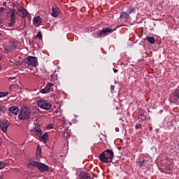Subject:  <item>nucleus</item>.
Wrapping results in <instances>:
<instances>
[{"label":"nucleus","instance_id":"44","mask_svg":"<svg viewBox=\"0 0 179 179\" xmlns=\"http://www.w3.org/2000/svg\"><path fill=\"white\" fill-rule=\"evenodd\" d=\"M123 1H127V0H123Z\"/></svg>","mask_w":179,"mask_h":179},{"label":"nucleus","instance_id":"13","mask_svg":"<svg viewBox=\"0 0 179 179\" xmlns=\"http://www.w3.org/2000/svg\"><path fill=\"white\" fill-rule=\"evenodd\" d=\"M33 132L36 136H38V138H41V135H43V131L41 129H40L38 125L35 126V127L33 129Z\"/></svg>","mask_w":179,"mask_h":179},{"label":"nucleus","instance_id":"42","mask_svg":"<svg viewBox=\"0 0 179 179\" xmlns=\"http://www.w3.org/2000/svg\"><path fill=\"white\" fill-rule=\"evenodd\" d=\"M157 131L159 132V129H157Z\"/></svg>","mask_w":179,"mask_h":179},{"label":"nucleus","instance_id":"26","mask_svg":"<svg viewBox=\"0 0 179 179\" xmlns=\"http://www.w3.org/2000/svg\"><path fill=\"white\" fill-rule=\"evenodd\" d=\"M36 38H38V40H43V34H41V31H38L37 35L36 36Z\"/></svg>","mask_w":179,"mask_h":179},{"label":"nucleus","instance_id":"3","mask_svg":"<svg viewBox=\"0 0 179 179\" xmlns=\"http://www.w3.org/2000/svg\"><path fill=\"white\" fill-rule=\"evenodd\" d=\"M30 115H31V110L27 107L24 106L21 108L18 118L22 121H26V120H29V118H30Z\"/></svg>","mask_w":179,"mask_h":179},{"label":"nucleus","instance_id":"14","mask_svg":"<svg viewBox=\"0 0 179 179\" xmlns=\"http://www.w3.org/2000/svg\"><path fill=\"white\" fill-rule=\"evenodd\" d=\"M61 13V10L58 7H53L52 8V13L51 15L53 17H57L58 15Z\"/></svg>","mask_w":179,"mask_h":179},{"label":"nucleus","instance_id":"30","mask_svg":"<svg viewBox=\"0 0 179 179\" xmlns=\"http://www.w3.org/2000/svg\"><path fill=\"white\" fill-rule=\"evenodd\" d=\"M2 12H5V8L3 7L0 8V13H2Z\"/></svg>","mask_w":179,"mask_h":179},{"label":"nucleus","instance_id":"4","mask_svg":"<svg viewBox=\"0 0 179 179\" xmlns=\"http://www.w3.org/2000/svg\"><path fill=\"white\" fill-rule=\"evenodd\" d=\"M24 62L27 66H37L38 65L37 57L33 56H28L24 59Z\"/></svg>","mask_w":179,"mask_h":179},{"label":"nucleus","instance_id":"39","mask_svg":"<svg viewBox=\"0 0 179 179\" xmlns=\"http://www.w3.org/2000/svg\"><path fill=\"white\" fill-rule=\"evenodd\" d=\"M36 111H37L36 113H38V111H39V109L37 108H36Z\"/></svg>","mask_w":179,"mask_h":179},{"label":"nucleus","instance_id":"16","mask_svg":"<svg viewBox=\"0 0 179 179\" xmlns=\"http://www.w3.org/2000/svg\"><path fill=\"white\" fill-rule=\"evenodd\" d=\"M80 179H90V175L86 171H81L79 174Z\"/></svg>","mask_w":179,"mask_h":179},{"label":"nucleus","instance_id":"33","mask_svg":"<svg viewBox=\"0 0 179 179\" xmlns=\"http://www.w3.org/2000/svg\"><path fill=\"white\" fill-rule=\"evenodd\" d=\"M115 130L116 131V132H120V128L118 127H116Z\"/></svg>","mask_w":179,"mask_h":179},{"label":"nucleus","instance_id":"15","mask_svg":"<svg viewBox=\"0 0 179 179\" xmlns=\"http://www.w3.org/2000/svg\"><path fill=\"white\" fill-rule=\"evenodd\" d=\"M33 23L36 27H39L41 24V17L40 16H35L33 18Z\"/></svg>","mask_w":179,"mask_h":179},{"label":"nucleus","instance_id":"18","mask_svg":"<svg viewBox=\"0 0 179 179\" xmlns=\"http://www.w3.org/2000/svg\"><path fill=\"white\" fill-rule=\"evenodd\" d=\"M36 157V159H40L41 157V146L40 145L37 146Z\"/></svg>","mask_w":179,"mask_h":179},{"label":"nucleus","instance_id":"25","mask_svg":"<svg viewBox=\"0 0 179 179\" xmlns=\"http://www.w3.org/2000/svg\"><path fill=\"white\" fill-rule=\"evenodd\" d=\"M6 167V162H0V170H2Z\"/></svg>","mask_w":179,"mask_h":179},{"label":"nucleus","instance_id":"21","mask_svg":"<svg viewBox=\"0 0 179 179\" xmlns=\"http://www.w3.org/2000/svg\"><path fill=\"white\" fill-rule=\"evenodd\" d=\"M129 14H128L127 12L122 11L120 13V19H129Z\"/></svg>","mask_w":179,"mask_h":179},{"label":"nucleus","instance_id":"20","mask_svg":"<svg viewBox=\"0 0 179 179\" xmlns=\"http://www.w3.org/2000/svg\"><path fill=\"white\" fill-rule=\"evenodd\" d=\"M41 139L43 141V143H47V141H48V133L45 132L41 136Z\"/></svg>","mask_w":179,"mask_h":179},{"label":"nucleus","instance_id":"12","mask_svg":"<svg viewBox=\"0 0 179 179\" xmlns=\"http://www.w3.org/2000/svg\"><path fill=\"white\" fill-rule=\"evenodd\" d=\"M52 86H54V84H52V83H48V84H46L45 88L41 90L40 92L42 93V94L50 93V91L51 90V87H52Z\"/></svg>","mask_w":179,"mask_h":179},{"label":"nucleus","instance_id":"35","mask_svg":"<svg viewBox=\"0 0 179 179\" xmlns=\"http://www.w3.org/2000/svg\"><path fill=\"white\" fill-rule=\"evenodd\" d=\"M3 6H6V1H3Z\"/></svg>","mask_w":179,"mask_h":179},{"label":"nucleus","instance_id":"1","mask_svg":"<svg viewBox=\"0 0 179 179\" xmlns=\"http://www.w3.org/2000/svg\"><path fill=\"white\" fill-rule=\"evenodd\" d=\"M114 157V152L108 149L99 155V159L102 163H111Z\"/></svg>","mask_w":179,"mask_h":179},{"label":"nucleus","instance_id":"2","mask_svg":"<svg viewBox=\"0 0 179 179\" xmlns=\"http://www.w3.org/2000/svg\"><path fill=\"white\" fill-rule=\"evenodd\" d=\"M29 167H36L41 173H44V171H49L50 167L48 165L38 162L37 161H32L29 164Z\"/></svg>","mask_w":179,"mask_h":179},{"label":"nucleus","instance_id":"32","mask_svg":"<svg viewBox=\"0 0 179 179\" xmlns=\"http://www.w3.org/2000/svg\"><path fill=\"white\" fill-rule=\"evenodd\" d=\"M113 72H115V73H117V72H118V69H113Z\"/></svg>","mask_w":179,"mask_h":179},{"label":"nucleus","instance_id":"6","mask_svg":"<svg viewBox=\"0 0 179 179\" xmlns=\"http://www.w3.org/2000/svg\"><path fill=\"white\" fill-rule=\"evenodd\" d=\"M17 48V41H10L7 45L4 46L5 51H15Z\"/></svg>","mask_w":179,"mask_h":179},{"label":"nucleus","instance_id":"41","mask_svg":"<svg viewBox=\"0 0 179 179\" xmlns=\"http://www.w3.org/2000/svg\"><path fill=\"white\" fill-rule=\"evenodd\" d=\"M1 69H2V67L0 66V71H1Z\"/></svg>","mask_w":179,"mask_h":179},{"label":"nucleus","instance_id":"43","mask_svg":"<svg viewBox=\"0 0 179 179\" xmlns=\"http://www.w3.org/2000/svg\"><path fill=\"white\" fill-rule=\"evenodd\" d=\"M2 34L0 33V36H1Z\"/></svg>","mask_w":179,"mask_h":179},{"label":"nucleus","instance_id":"38","mask_svg":"<svg viewBox=\"0 0 179 179\" xmlns=\"http://www.w3.org/2000/svg\"><path fill=\"white\" fill-rule=\"evenodd\" d=\"M0 97H2V92H0Z\"/></svg>","mask_w":179,"mask_h":179},{"label":"nucleus","instance_id":"34","mask_svg":"<svg viewBox=\"0 0 179 179\" xmlns=\"http://www.w3.org/2000/svg\"><path fill=\"white\" fill-rule=\"evenodd\" d=\"M114 87H115L114 85L110 86V90H111L112 92H113V90H114Z\"/></svg>","mask_w":179,"mask_h":179},{"label":"nucleus","instance_id":"10","mask_svg":"<svg viewBox=\"0 0 179 179\" xmlns=\"http://www.w3.org/2000/svg\"><path fill=\"white\" fill-rule=\"evenodd\" d=\"M10 124L7 120H3L0 121V128L3 132H6L8 131V127H9Z\"/></svg>","mask_w":179,"mask_h":179},{"label":"nucleus","instance_id":"40","mask_svg":"<svg viewBox=\"0 0 179 179\" xmlns=\"http://www.w3.org/2000/svg\"><path fill=\"white\" fill-rule=\"evenodd\" d=\"M0 61H2V57L0 56Z\"/></svg>","mask_w":179,"mask_h":179},{"label":"nucleus","instance_id":"7","mask_svg":"<svg viewBox=\"0 0 179 179\" xmlns=\"http://www.w3.org/2000/svg\"><path fill=\"white\" fill-rule=\"evenodd\" d=\"M179 100V90L176 89L173 91L169 96L170 103H177Z\"/></svg>","mask_w":179,"mask_h":179},{"label":"nucleus","instance_id":"23","mask_svg":"<svg viewBox=\"0 0 179 179\" xmlns=\"http://www.w3.org/2000/svg\"><path fill=\"white\" fill-rule=\"evenodd\" d=\"M140 115L143 120H146V111L141 110L140 111Z\"/></svg>","mask_w":179,"mask_h":179},{"label":"nucleus","instance_id":"5","mask_svg":"<svg viewBox=\"0 0 179 179\" xmlns=\"http://www.w3.org/2000/svg\"><path fill=\"white\" fill-rule=\"evenodd\" d=\"M36 103L38 107H40L42 110H46V111L51 110V107H52L51 103L44 99H39Z\"/></svg>","mask_w":179,"mask_h":179},{"label":"nucleus","instance_id":"22","mask_svg":"<svg viewBox=\"0 0 179 179\" xmlns=\"http://www.w3.org/2000/svg\"><path fill=\"white\" fill-rule=\"evenodd\" d=\"M147 40L149 43H150V44H155V43H156V40L155 39V37L148 36Z\"/></svg>","mask_w":179,"mask_h":179},{"label":"nucleus","instance_id":"31","mask_svg":"<svg viewBox=\"0 0 179 179\" xmlns=\"http://www.w3.org/2000/svg\"><path fill=\"white\" fill-rule=\"evenodd\" d=\"M48 128L49 129H52V128H54V126H53L52 124H49V125L48 126Z\"/></svg>","mask_w":179,"mask_h":179},{"label":"nucleus","instance_id":"29","mask_svg":"<svg viewBox=\"0 0 179 179\" xmlns=\"http://www.w3.org/2000/svg\"><path fill=\"white\" fill-rule=\"evenodd\" d=\"M135 128H136V129H139V128H142V124H141L139 123H136L135 125Z\"/></svg>","mask_w":179,"mask_h":179},{"label":"nucleus","instance_id":"8","mask_svg":"<svg viewBox=\"0 0 179 179\" xmlns=\"http://www.w3.org/2000/svg\"><path fill=\"white\" fill-rule=\"evenodd\" d=\"M113 31L114 30L110 27L103 28V29L99 31L97 36L98 37H106L108 33H113Z\"/></svg>","mask_w":179,"mask_h":179},{"label":"nucleus","instance_id":"11","mask_svg":"<svg viewBox=\"0 0 179 179\" xmlns=\"http://www.w3.org/2000/svg\"><path fill=\"white\" fill-rule=\"evenodd\" d=\"M16 10H11L10 22H8L9 27H12L16 23Z\"/></svg>","mask_w":179,"mask_h":179},{"label":"nucleus","instance_id":"9","mask_svg":"<svg viewBox=\"0 0 179 179\" xmlns=\"http://www.w3.org/2000/svg\"><path fill=\"white\" fill-rule=\"evenodd\" d=\"M16 15H18L20 17H22V19H24V17H27V16H29V12L22 7L21 9H18L17 10Z\"/></svg>","mask_w":179,"mask_h":179},{"label":"nucleus","instance_id":"37","mask_svg":"<svg viewBox=\"0 0 179 179\" xmlns=\"http://www.w3.org/2000/svg\"><path fill=\"white\" fill-rule=\"evenodd\" d=\"M117 149H118V150H121V149H122V147H118Z\"/></svg>","mask_w":179,"mask_h":179},{"label":"nucleus","instance_id":"27","mask_svg":"<svg viewBox=\"0 0 179 179\" xmlns=\"http://www.w3.org/2000/svg\"><path fill=\"white\" fill-rule=\"evenodd\" d=\"M1 113H5V106H0V114Z\"/></svg>","mask_w":179,"mask_h":179},{"label":"nucleus","instance_id":"17","mask_svg":"<svg viewBox=\"0 0 179 179\" xmlns=\"http://www.w3.org/2000/svg\"><path fill=\"white\" fill-rule=\"evenodd\" d=\"M9 112L14 115H17L19 114V108L17 106H11L9 108Z\"/></svg>","mask_w":179,"mask_h":179},{"label":"nucleus","instance_id":"36","mask_svg":"<svg viewBox=\"0 0 179 179\" xmlns=\"http://www.w3.org/2000/svg\"><path fill=\"white\" fill-rule=\"evenodd\" d=\"M152 129H153V127H149V130H150V131H152Z\"/></svg>","mask_w":179,"mask_h":179},{"label":"nucleus","instance_id":"19","mask_svg":"<svg viewBox=\"0 0 179 179\" xmlns=\"http://www.w3.org/2000/svg\"><path fill=\"white\" fill-rule=\"evenodd\" d=\"M137 164H139L141 169H143V167H146V164H148V161L146 159H143L142 161H138Z\"/></svg>","mask_w":179,"mask_h":179},{"label":"nucleus","instance_id":"24","mask_svg":"<svg viewBox=\"0 0 179 179\" xmlns=\"http://www.w3.org/2000/svg\"><path fill=\"white\" fill-rule=\"evenodd\" d=\"M134 10H135V9H134V8H132V6H130L128 7V8L127 10V13H128V15H131V13H132V12H134Z\"/></svg>","mask_w":179,"mask_h":179},{"label":"nucleus","instance_id":"28","mask_svg":"<svg viewBox=\"0 0 179 179\" xmlns=\"http://www.w3.org/2000/svg\"><path fill=\"white\" fill-rule=\"evenodd\" d=\"M8 94H9V92H1V97H6V96Z\"/></svg>","mask_w":179,"mask_h":179}]
</instances>
